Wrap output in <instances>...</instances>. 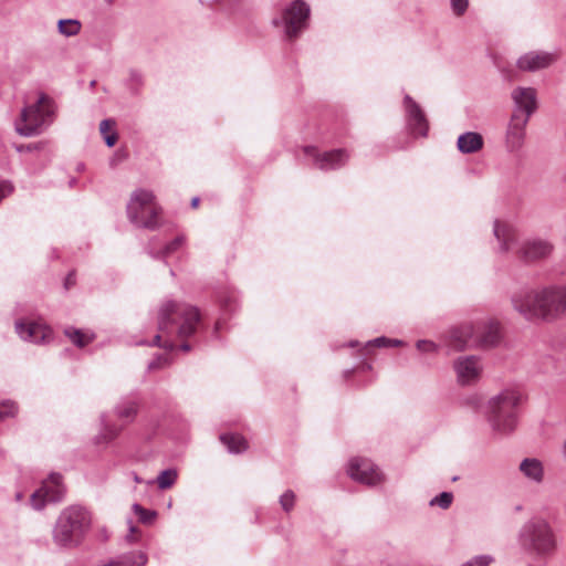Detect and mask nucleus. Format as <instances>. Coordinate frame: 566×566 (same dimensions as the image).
<instances>
[{"mask_svg":"<svg viewBox=\"0 0 566 566\" xmlns=\"http://www.w3.org/2000/svg\"><path fill=\"white\" fill-rule=\"evenodd\" d=\"M143 86H144V77H143L142 73L136 70H130L128 78L126 81V87L128 88V91L132 94L137 95L140 92Z\"/></svg>","mask_w":566,"mask_h":566,"instance_id":"30","label":"nucleus"},{"mask_svg":"<svg viewBox=\"0 0 566 566\" xmlns=\"http://www.w3.org/2000/svg\"><path fill=\"white\" fill-rule=\"evenodd\" d=\"M220 441L230 453H241L248 449V441L240 434L224 433L220 436Z\"/></svg>","mask_w":566,"mask_h":566,"instance_id":"24","label":"nucleus"},{"mask_svg":"<svg viewBox=\"0 0 566 566\" xmlns=\"http://www.w3.org/2000/svg\"><path fill=\"white\" fill-rule=\"evenodd\" d=\"M82 24L77 19H61L57 21V31L64 36H74L81 32Z\"/></svg>","mask_w":566,"mask_h":566,"instance_id":"25","label":"nucleus"},{"mask_svg":"<svg viewBox=\"0 0 566 566\" xmlns=\"http://www.w3.org/2000/svg\"><path fill=\"white\" fill-rule=\"evenodd\" d=\"M214 1L223 4V3L231 2L232 0H214Z\"/></svg>","mask_w":566,"mask_h":566,"instance_id":"52","label":"nucleus"},{"mask_svg":"<svg viewBox=\"0 0 566 566\" xmlns=\"http://www.w3.org/2000/svg\"><path fill=\"white\" fill-rule=\"evenodd\" d=\"M475 348H490L500 343L499 325L493 322L474 323Z\"/></svg>","mask_w":566,"mask_h":566,"instance_id":"19","label":"nucleus"},{"mask_svg":"<svg viewBox=\"0 0 566 566\" xmlns=\"http://www.w3.org/2000/svg\"><path fill=\"white\" fill-rule=\"evenodd\" d=\"M453 501V494L451 492H441L439 495L430 500V506H439L447 510L451 506Z\"/></svg>","mask_w":566,"mask_h":566,"instance_id":"32","label":"nucleus"},{"mask_svg":"<svg viewBox=\"0 0 566 566\" xmlns=\"http://www.w3.org/2000/svg\"><path fill=\"white\" fill-rule=\"evenodd\" d=\"M184 243H185V237L178 235L171 242L167 243L163 250H160L156 253L153 251H149V255L155 259H161V258L165 259L168 255L176 252L178 249H180Z\"/></svg>","mask_w":566,"mask_h":566,"instance_id":"27","label":"nucleus"},{"mask_svg":"<svg viewBox=\"0 0 566 566\" xmlns=\"http://www.w3.org/2000/svg\"><path fill=\"white\" fill-rule=\"evenodd\" d=\"M13 185L8 180L0 179V202L13 191Z\"/></svg>","mask_w":566,"mask_h":566,"instance_id":"40","label":"nucleus"},{"mask_svg":"<svg viewBox=\"0 0 566 566\" xmlns=\"http://www.w3.org/2000/svg\"><path fill=\"white\" fill-rule=\"evenodd\" d=\"M130 476L133 478V480L136 483H142L143 482V480L138 476V474L136 472H130Z\"/></svg>","mask_w":566,"mask_h":566,"instance_id":"50","label":"nucleus"},{"mask_svg":"<svg viewBox=\"0 0 566 566\" xmlns=\"http://www.w3.org/2000/svg\"><path fill=\"white\" fill-rule=\"evenodd\" d=\"M457 146L462 154H472L483 147V138L479 133L467 132L458 137Z\"/></svg>","mask_w":566,"mask_h":566,"instance_id":"21","label":"nucleus"},{"mask_svg":"<svg viewBox=\"0 0 566 566\" xmlns=\"http://www.w3.org/2000/svg\"><path fill=\"white\" fill-rule=\"evenodd\" d=\"M521 472L530 480L541 482L543 480L542 462L534 458H527L520 464Z\"/></svg>","mask_w":566,"mask_h":566,"instance_id":"22","label":"nucleus"},{"mask_svg":"<svg viewBox=\"0 0 566 566\" xmlns=\"http://www.w3.org/2000/svg\"><path fill=\"white\" fill-rule=\"evenodd\" d=\"M553 61L549 53L528 52L517 60V66L522 71L534 72L549 66Z\"/></svg>","mask_w":566,"mask_h":566,"instance_id":"20","label":"nucleus"},{"mask_svg":"<svg viewBox=\"0 0 566 566\" xmlns=\"http://www.w3.org/2000/svg\"><path fill=\"white\" fill-rule=\"evenodd\" d=\"M295 493L292 491V490H287L285 491L281 496H280V505L281 507L283 509V511L285 512H291L294 507V504H295Z\"/></svg>","mask_w":566,"mask_h":566,"instance_id":"33","label":"nucleus"},{"mask_svg":"<svg viewBox=\"0 0 566 566\" xmlns=\"http://www.w3.org/2000/svg\"><path fill=\"white\" fill-rule=\"evenodd\" d=\"M520 400V394L513 389H504L490 399L488 420L494 432L506 434L515 429Z\"/></svg>","mask_w":566,"mask_h":566,"instance_id":"6","label":"nucleus"},{"mask_svg":"<svg viewBox=\"0 0 566 566\" xmlns=\"http://www.w3.org/2000/svg\"><path fill=\"white\" fill-rule=\"evenodd\" d=\"M473 323H464L449 329L443 339L447 346L454 350H464L467 348H475Z\"/></svg>","mask_w":566,"mask_h":566,"instance_id":"14","label":"nucleus"},{"mask_svg":"<svg viewBox=\"0 0 566 566\" xmlns=\"http://www.w3.org/2000/svg\"><path fill=\"white\" fill-rule=\"evenodd\" d=\"M311 9L303 0L292 1L282 12L280 19H274L275 25H282L287 38L293 39L307 27Z\"/></svg>","mask_w":566,"mask_h":566,"instance_id":"9","label":"nucleus"},{"mask_svg":"<svg viewBox=\"0 0 566 566\" xmlns=\"http://www.w3.org/2000/svg\"><path fill=\"white\" fill-rule=\"evenodd\" d=\"M55 103L45 93H40L35 103L21 109L15 122V132L24 137H32L44 132L54 120Z\"/></svg>","mask_w":566,"mask_h":566,"instance_id":"5","label":"nucleus"},{"mask_svg":"<svg viewBox=\"0 0 566 566\" xmlns=\"http://www.w3.org/2000/svg\"><path fill=\"white\" fill-rule=\"evenodd\" d=\"M65 335L76 345L77 347H84L93 340V336L84 334L77 328H66Z\"/></svg>","mask_w":566,"mask_h":566,"instance_id":"29","label":"nucleus"},{"mask_svg":"<svg viewBox=\"0 0 566 566\" xmlns=\"http://www.w3.org/2000/svg\"><path fill=\"white\" fill-rule=\"evenodd\" d=\"M416 347L419 352L426 354H437L439 350V345L432 340L420 339L416 343Z\"/></svg>","mask_w":566,"mask_h":566,"instance_id":"34","label":"nucleus"},{"mask_svg":"<svg viewBox=\"0 0 566 566\" xmlns=\"http://www.w3.org/2000/svg\"><path fill=\"white\" fill-rule=\"evenodd\" d=\"M493 232L500 242L501 252L513 251L516 248V253L520 258L527 262L547 258L554 249L549 241L543 239L526 240L521 247H517L516 230L499 220L494 221Z\"/></svg>","mask_w":566,"mask_h":566,"instance_id":"4","label":"nucleus"},{"mask_svg":"<svg viewBox=\"0 0 566 566\" xmlns=\"http://www.w3.org/2000/svg\"><path fill=\"white\" fill-rule=\"evenodd\" d=\"M116 415L125 422H130L137 415V403L133 400H125L116 407Z\"/></svg>","mask_w":566,"mask_h":566,"instance_id":"26","label":"nucleus"},{"mask_svg":"<svg viewBox=\"0 0 566 566\" xmlns=\"http://www.w3.org/2000/svg\"><path fill=\"white\" fill-rule=\"evenodd\" d=\"M530 119L513 113L506 130V147L510 151L518 150L525 139V128Z\"/></svg>","mask_w":566,"mask_h":566,"instance_id":"18","label":"nucleus"},{"mask_svg":"<svg viewBox=\"0 0 566 566\" xmlns=\"http://www.w3.org/2000/svg\"><path fill=\"white\" fill-rule=\"evenodd\" d=\"M115 0H104L105 3L107 4H113Z\"/></svg>","mask_w":566,"mask_h":566,"instance_id":"54","label":"nucleus"},{"mask_svg":"<svg viewBox=\"0 0 566 566\" xmlns=\"http://www.w3.org/2000/svg\"><path fill=\"white\" fill-rule=\"evenodd\" d=\"M22 497H23L22 493L18 492V493L15 494V499H17L18 501H20Z\"/></svg>","mask_w":566,"mask_h":566,"instance_id":"53","label":"nucleus"},{"mask_svg":"<svg viewBox=\"0 0 566 566\" xmlns=\"http://www.w3.org/2000/svg\"><path fill=\"white\" fill-rule=\"evenodd\" d=\"M468 0H451V7L457 15H462L468 9Z\"/></svg>","mask_w":566,"mask_h":566,"instance_id":"39","label":"nucleus"},{"mask_svg":"<svg viewBox=\"0 0 566 566\" xmlns=\"http://www.w3.org/2000/svg\"><path fill=\"white\" fill-rule=\"evenodd\" d=\"M133 512L138 516L139 522L144 524H150L157 516V512L154 510L144 509L138 503H134L132 506Z\"/></svg>","mask_w":566,"mask_h":566,"instance_id":"31","label":"nucleus"},{"mask_svg":"<svg viewBox=\"0 0 566 566\" xmlns=\"http://www.w3.org/2000/svg\"><path fill=\"white\" fill-rule=\"evenodd\" d=\"M457 381L461 386H470L479 381L483 366L475 355L460 356L453 361Z\"/></svg>","mask_w":566,"mask_h":566,"instance_id":"12","label":"nucleus"},{"mask_svg":"<svg viewBox=\"0 0 566 566\" xmlns=\"http://www.w3.org/2000/svg\"><path fill=\"white\" fill-rule=\"evenodd\" d=\"M17 412L18 407L13 401H4L0 403V421L9 417H14Z\"/></svg>","mask_w":566,"mask_h":566,"instance_id":"35","label":"nucleus"},{"mask_svg":"<svg viewBox=\"0 0 566 566\" xmlns=\"http://www.w3.org/2000/svg\"><path fill=\"white\" fill-rule=\"evenodd\" d=\"M91 525L88 511L81 505H70L59 515L53 527V542L60 547H72L80 543Z\"/></svg>","mask_w":566,"mask_h":566,"instance_id":"3","label":"nucleus"},{"mask_svg":"<svg viewBox=\"0 0 566 566\" xmlns=\"http://www.w3.org/2000/svg\"><path fill=\"white\" fill-rule=\"evenodd\" d=\"M75 284V273L70 272L65 279V289H70Z\"/></svg>","mask_w":566,"mask_h":566,"instance_id":"45","label":"nucleus"},{"mask_svg":"<svg viewBox=\"0 0 566 566\" xmlns=\"http://www.w3.org/2000/svg\"><path fill=\"white\" fill-rule=\"evenodd\" d=\"M407 125L415 136L426 137L429 125L421 107L409 96L403 97Z\"/></svg>","mask_w":566,"mask_h":566,"instance_id":"16","label":"nucleus"},{"mask_svg":"<svg viewBox=\"0 0 566 566\" xmlns=\"http://www.w3.org/2000/svg\"><path fill=\"white\" fill-rule=\"evenodd\" d=\"M42 143H33V144H30V145H27V146H19L17 147V150L18 151H32V150H39L42 148Z\"/></svg>","mask_w":566,"mask_h":566,"instance_id":"42","label":"nucleus"},{"mask_svg":"<svg viewBox=\"0 0 566 566\" xmlns=\"http://www.w3.org/2000/svg\"><path fill=\"white\" fill-rule=\"evenodd\" d=\"M128 523H129V534L127 535V541L133 542L134 541L133 534L137 531V528L132 524L130 521Z\"/></svg>","mask_w":566,"mask_h":566,"instance_id":"46","label":"nucleus"},{"mask_svg":"<svg viewBox=\"0 0 566 566\" xmlns=\"http://www.w3.org/2000/svg\"><path fill=\"white\" fill-rule=\"evenodd\" d=\"M512 304L526 319H554L566 313V286L523 291L513 295Z\"/></svg>","mask_w":566,"mask_h":566,"instance_id":"1","label":"nucleus"},{"mask_svg":"<svg viewBox=\"0 0 566 566\" xmlns=\"http://www.w3.org/2000/svg\"><path fill=\"white\" fill-rule=\"evenodd\" d=\"M198 205H199V198H198V197L192 198V200H191V207H192V208H197V207H198Z\"/></svg>","mask_w":566,"mask_h":566,"instance_id":"51","label":"nucleus"},{"mask_svg":"<svg viewBox=\"0 0 566 566\" xmlns=\"http://www.w3.org/2000/svg\"><path fill=\"white\" fill-rule=\"evenodd\" d=\"M180 349L184 350V352H189L191 349V346L189 343L187 342H184L181 345H180Z\"/></svg>","mask_w":566,"mask_h":566,"instance_id":"48","label":"nucleus"},{"mask_svg":"<svg viewBox=\"0 0 566 566\" xmlns=\"http://www.w3.org/2000/svg\"><path fill=\"white\" fill-rule=\"evenodd\" d=\"M178 478L177 470L175 469H166L159 473L157 476V485L160 490H167L171 488Z\"/></svg>","mask_w":566,"mask_h":566,"instance_id":"28","label":"nucleus"},{"mask_svg":"<svg viewBox=\"0 0 566 566\" xmlns=\"http://www.w3.org/2000/svg\"><path fill=\"white\" fill-rule=\"evenodd\" d=\"M115 122L113 119H103L99 124V132L105 136L107 135L106 132L109 129L112 125H114Z\"/></svg>","mask_w":566,"mask_h":566,"instance_id":"43","label":"nucleus"},{"mask_svg":"<svg viewBox=\"0 0 566 566\" xmlns=\"http://www.w3.org/2000/svg\"><path fill=\"white\" fill-rule=\"evenodd\" d=\"M390 342H391V338L380 336V337H377V338L370 340L368 344L374 345L376 347H389Z\"/></svg>","mask_w":566,"mask_h":566,"instance_id":"41","label":"nucleus"},{"mask_svg":"<svg viewBox=\"0 0 566 566\" xmlns=\"http://www.w3.org/2000/svg\"><path fill=\"white\" fill-rule=\"evenodd\" d=\"M105 418L104 416L102 417V422H103V436L104 438L107 440V441H111L113 439H115L119 431H120V428H117V427H113V426H108L106 422H105Z\"/></svg>","mask_w":566,"mask_h":566,"instance_id":"37","label":"nucleus"},{"mask_svg":"<svg viewBox=\"0 0 566 566\" xmlns=\"http://www.w3.org/2000/svg\"><path fill=\"white\" fill-rule=\"evenodd\" d=\"M104 140H105V144L108 147H113L116 144L117 134L116 133H112V134L105 135L104 136Z\"/></svg>","mask_w":566,"mask_h":566,"instance_id":"44","label":"nucleus"},{"mask_svg":"<svg viewBox=\"0 0 566 566\" xmlns=\"http://www.w3.org/2000/svg\"><path fill=\"white\" fill-rule=\"evenodd\" d=\"M512 99L514 102L513 113L527 116V119L537 108L536 91L532 87H516L512 92Z\"/></svg>","mask_w":566,"mask_h":566,"instance_id":"17","label":"nucleus"},{"mask_svg":"<svg viewBox=\"0 0 566 566\" xmlns=\"http://www.w3.org/2000/svg\"><path fill=\"white\" fill-rule=\"evenodd\" d=\"M518 542L528 553L546 557L556 549V538L549 524L543 518H532L520 530Z\"/></svg>","mask_w":566,"mask_h":566,"instance_id":"7","label":"nucleus"},{"mask_svg":"<svg viewBox=\"0 0 566 566\" xmlns=\"http://www.w3.org/2000/svg\"><path fill=\"white\" fill-rule=\"evenodd\" d=\"M149 346H156V347H160V348H164V349H167V350H172L175 348V344L174 342L171 340H161V336L159 334H157L153 342L148 344Z\"/></svg>","mask_w":566,"mask_h":566,"instance_id":"38","label":"nucleus"},{"mask_svg":"<svg viewBox=\"0 0 566 566\" xmlns=\"http://www.w3.org/2000/svg\"><path fill=\"white\" fill-rule=\"evenodd\" d=\"M15 332L22 340L45 344L52 339V329L39 322H15Z\"/></svg>","mask_w":566,"mask_h":566,"instance_id":"15","label":"nucleus"},{"mask_svg":"<svg viewBox=\"0 0 566 566\" xmlns=\"http://www.w3.org/2000/svg\"><path fill=\"white\" fill-rule=\"evenodd\" d=\"M562 457L564 459V461L566 462V439L564 440L563 444H562Z\"/></svg>","mask_w":566,"mask_h":566,"instance_id":"49","label":"nucleus"},{"mask_svg":"<svg viewBox=\"0 0 566 566\" xmlns=\"http://www.w3.org/2000/svg\"><path fill=\"white\" fill-rule=\"evenodd\" d=\"M126 212L128 220L137 228L156 230L159 227L161 207L149 190L140 188L133 191Z\"/></svg>","mask_w":566,"mask_h":566,"instance_id":"8","label":"nucleus"},{"mask_svg":"<svg viewBox=\"0 0 566 566\" xmlns=\"http://www.w3.org/2000/svg\"><path fill=\"white\" fill-rule=\"evenodd\" d=\"M402 344H403L402 340H400V339H392L391 338V342L389 343V347L401 346Z\"/></svg>","mask_w":566,"mask_h":566,"instance_id":"47","label":"nucleus"},{"mask_svg":"<svg viewBox=\"0 0 566 566\" xmlns=\"http://www.w3.org/2000/svg\"><path fill=\"white\" fill-rule=\"evenodd\" d=\"M147 556L143 552H128L104 566H145Z\"/></svg>","mask_w":566,"mask_h":566,"instance_id":"23","label":"nucleus"},{"mask_svg":"<svg viewBox=\"0 0 566 566\" xmlns=\"http://www.w3.org/2000/svg\"><path fill=\"white\" fill-rule=\"evenodd\" d=\"M307 156L312 157L314 165L321 170H333L343 167L349 159V154L345 149H335L325 153H318L313 146L304 148Z\"/></svg>","mask_w":566,"mask_h":566,"instance_id":"13","label":"nucleus"},{"mask_svg":"<svg viewBox=\"0 0 566 566\" xmlns=\"http://www.w3.org/2000/svg\"><path fill=\"white\" fill-rule=\"evenodd\" d=\"M170 365V360L165 355H157L151 361L148 363V370H155L159 368H164Z\"/></svg>","mask_w":566,"mask_h":566,"instance_id":"36","label":"nucleus"},{"mask_svg":"<svg viewBox=\"0 0 566 566\" xmlns=\"http://www.w3.org/2000/svg\"><path fill=\"white\" fill-rule=\"evenodd\" d=\"M174 315H177L180 321L177 327V336L180 339L192 337L199 329L201 314L197 306L167 300L158 310L157 324L160 332L165 333L174 326L176 323Z\"/></svg>","mask_w":566,"mask_h":566,"instance_id":"2","label":"nucleus"},{"mask_svg":"<svg viewBox=\"0 0 566 566\" xmlns=\"http://www.w3.org/2000/svg\"><path fill=\"white\" fill-rule=\"evenodd\" d=\"M348 475L363 484L374 486L382 482V472L368 459L354 458L349 461Z\"/></svg>","mask_w":566,"mask_h":566,"instance_id":"11","label":"nucleus"},{"mask_svg":"<svg viewBox=\"0 0 566 566\" xmlns=\"http://www.w3.org/2000/svg\"><path fill=\"white\" fill-rule=\"evenodd\" d=\"M65 486L60 473H51L41 488L32 493L31 504L35 510L44 507L46 502H60L65 495Z\"/></svg>","mask_w":566,"mask_h":566,"instance_id":"10","label":"nucleus"}]
</instances>
